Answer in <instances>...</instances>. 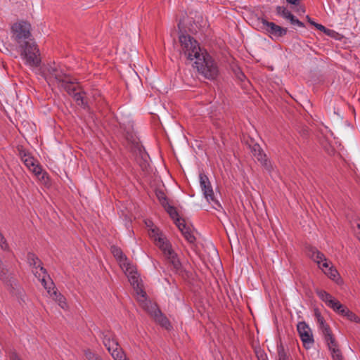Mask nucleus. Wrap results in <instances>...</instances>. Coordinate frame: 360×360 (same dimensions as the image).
<instances>
[{"label":"nucleus","instance_id":"50","mask_svg":"<svg viewBox=\"0 0 360 360\" xmlns=\"http://www.w3.org/2000/svg\"><path fill=\"white\" fill-rule=\"evenodd\" d=\"M323 33L328 36L333 37V34L335 33V32L333 30L326 28V30H325V32H323Z\"/></svg>","mask_w":360,"mask_h":360},{"label":"nucleus","instance_id":"25","mask_svg":"<svg viewBox=\"0 0 360 360\" xmlns=\"http://www.w3.org/2000/svg\"><path fill=\"white\" fill-rule=\"evenodd\" d=\"M169 214L171 218L175 221V224L182 222V219L179 217V213L175 207L170 205L167 206V209L165 210Z\"/></svg>","mask_w":360,"mask_h":360},{"label":"nucleus","instance_id":"22","mask_svg":"<svg viewBox=\"0 0 360 360\" xmlns=\"http://www.w3.org/2000/svg\"><path fill=\"white\" fill-rule=\"evenodd\" d=\"M251 152L258 161L262 160V158L266 156L258 143H255L251 146Z\"/></svg>","mask_w":360,"mask_h":360},{"label":"nucleus","instance_id":"30","mask_svg":"<svg viewBox=\"0 0 360 360\" xmlns=\"http://www.w3.org/2000/svg\"><path fill=\"white\" fill-rule=\"evenodd\" d=\"M324 273L332 280H335L339 276L338 271L330 266L328 269L324 270Z\"/></svg>","mask_w":360,"mask_h":360},{"label":"nucleus","instance_id":"42","mask_svg":"<svg viewBox=\"0 0 360 360\" xmlns=\"http://www.w3.org/2000/svg\"><path fill=\"white\" fill-rule=\"evenodd\" d=\"M40 180L43 181L45 184H48L49 183L50 179L47 172L41 170V174L38 177Z\"/></svg>","mask_w":360,"mask_h":360},{"label":"nucleus","instance_id":"49","mask_svg":"<svg viewBox=\"0 0 360 360\" xmlns=\"http://www.w3.org/2000/svg\"><path fill=\"white\" fill-rule=\"evenodd\" d=\"M314 27H315L317 30H320V31H321V32H325L326 28L325 26L322 25L321 24H319V23H317V22H316V24L314 25Z\"/></svg>","mask_w":360,"mask_h":360},{"label":"nucleus","instance_id":"17","mask_svg":"<svg viewBox=\"0 0 360 360\" xmlns=\"http://www.w3.org/2000/svg\"><path fill=\"white\" fill-rule=\"evenodd\" d=\"M176 226L181 231L182 235L185 239L191 245H195L196 238L194 236L193 232L190 229V227L187 226L185 221L182 220V222L176 223Z\"/></svg>","mask_w":360,"mask_h":360},{"label":"nucleus","instance_id":"21","mask_svg":"<svg viewBox=\"0 0 360 360\" xmlns=\"http://www.w3.org/2000/svg\"><path fill=\"white\" fill-rule=\"evenodd\" d=\"M311 257L320 266L323 260H326L325 255L315 248H310Z\"/></svg>","mask_w":360,"mask_h":360},{"label":"nucleus","instance_id":"54","mask_svg":"<svg viewBox=\"0 0 360 360\" xmlns=\"http://www.w3.org/2000/svg\"><path fill=\"white\" fill-rule=\"evenodd\" d=\"M356 227L360 231V223L356 224Z\"/></svg>","mask_w":360,"mask_h":360},{"label":"nucleus","instance_id":"41","mask_svg":"<svg viewBox=\"0 0 360 360\" xmlns=\"http://www.w3.org/2000/svg\"><path fill=\"white\" fill-rule=\"evenodd\" d=\"M333 360H343V356L340 349H336L331 354Z\"/></svg>","mask_w":360,"mask_h":360},{"label":"nucleus","instance_id":"34","mask_svg":"<svg viewBox=\"0 0 360 360\" xmlns=\"http://www.w3.org/2000/svg\"><path fill=\"white\" fill-rule=\"evenodd\" d=\"M259 162L262 164V165L265 168V169L268 172L270 173L274 169L273 166H272L270 160H269L266 158V156L265 158H262V160H259Z\"/></svg>","mask_w":360,"mask_h":360},{"label":"nucleus","instance_id":"37","mask_svg":"<svg viewBox=\"0 0 360 360\" xmlns=\"http://www.w3.org/2000/svg\"><path fill=\"white\" fill-rule=\"evenodd\" d=\"M345 317H347L351 321L360 323V318L350 310L347 311V314Z\"/></svg>","mask_w":360,"mask_h":360},{"label":"nucleus","instance_id":"2","mask_svg":"<svg viewBox=\"0 0 360 360\" xmlns=\"http://www.w3.org/2000/svg\"><path fill=\"white\" fill-rule=\"evenodd\" d=\"M48 71V79L50 80L53 79V82H56L58 86L66 92L74 91L72 83L75 80L72 79L70 75L66 74L63 69L58 65H49L47 68Z\"/></svg>","mask_w":360,"mask_h":360},{"label":"nucleus","instance_id":"5","mask_svg":"<svg viewBox=\"0 0 360 360\" xmlns=\"http://www.w3.org/2000/svg\"><path fill=\"white\" fill-rule=\"evenodd\" d=\"M20 49V56L25 60L27 65L31 67H39L41 64L39 57V50L34 41L24 44L19 46Z\"/></svg>","mask_w":360,"mask_h":360},{"label":"nucleus","instance_id":"35","mask_svg":"<svg viewBox=\"0 0 360 360\" xmlns=\"http://www.w3.org/2000/svg\"><path fill=\"white\" fill-rule=\"evenodd\" d=\"M314 316L317 320L319 326H323L324 324L326 323L324 320V318L321 316V312L318 309H314Z\"/></svg>","mask_w":360,"mask_h":360},{"label":"nucleus","instance_id":"31","mask_svg":"<svg viewBox=\"0 0 360 360\" xmlns=\"http://www.w3.org/2000/svg\"><path fill=\"white\" fill-rule=\"evenodd\" d=\"M319 328L321 330L323 335L324 337V340L329 338L330 337L333 336L332 330L330 326L326 323L323 326H319Z\"/></svg>","mask_w":360,"mask_h":360},{"label":"nucleus","instance_id":"11","mask_svg":"<svg viewBox=\"0 0 360 360\" xmlns=\"http://www.w3.org/2000/svg\"><path fill=\"white\" fill-rule=\"evenodd\" d=\"M297 330L303 343V347L306 349H310L314 343V340L309 325L305 321H300L297 325Z\"/></svg>","mask_w":360,"mask_h":360},{"label":"nucleus","instance_id":"8","mask_svg":"<svg viewBox=\"0 0 360 360\" xmlns=\"http://www.w3.org/2000/svg\"><path fill=\"white\" fill-rule=\"evenodd\" d=\"M260 25V29L270 37L276 38L282 37L286 35L288 29L276 25L273 22L268 21L266 18H258Z\"/></svg>","mask_w":360,"mask_h":360},{"label":"nucleus","instance_id":"45","mask_svg":"<svg viewBox=\"0 0 360 360\" xmlns=\"http://www.w3.org/2000/svg\"><path fill=\"white\" fill-rule=\"evenodd\" d=\"M41 284L44 285V287L47 290V292L49 293H51V290H52V288H53V286L51 285V283L49 285L44 278H42V279L41 280Z\"/></svg>","mask_w":360,"mask_h":360},{"label":"nucleus","instance_id":"12","mask_svg":"<svg viewBox=\"0 0 360 360\" xmlns=\"http://www.w3.org/2000/svg\"><path fill=\"white\" fill-rule=\"evenodd\" d=\"M72 87H73L74 91H71L67 93L73 97L75 101L78 105H79L84 110H89V105L84 98L86 93L84 91H77L80 89V86L75 81L72 83Z\"/></svg>","mask_w":360,"mask_h":360},{"label":"nucleus","instance_id":"6","mask_svg":"<svg viewBox=\"0 0 360 360\" xmlns=\"http://www.w3.org/2000/svg\"><path fill=\"white\" fill-rule=\"evenodd\" d=\"M199 179L200 188L205 198L210 203H213V207L215 210H219V208H221V205L214 196L209 178L205 174L200 173Z\"/></svg>","mask_w":360,"mask_h":360},{"label":"nucleus","instance_id":"3","mask_svg":"<svg viewBox=\"0 0 360 360\" xmlns=\"http://www.w3.org/2000/svg\"><path fill=\"white\" fill-rule=\"evenodd\" d=\"M12 39L19 46L33 41L31 34V25L25 21L14 23L11 27Z\"/></svg>","mask_w":360,"mask_h":360},{"label":"nucleus","instance_id":"19","mask_svg":"<svg viewBox=\"0 0 360 360\" xmlns=\"http://www.w3.org/2000/svg\"><path fill=\"white\" fill-rule=\"evenodd\" d=\"M27 259L29 264L31 266H32L33 268H35V269H37L39 267L40 269V271L43 274H47L46 269L41 266L42 263H41V260L39 259V257L35 254H34L32 252H28Z\"/></svg>","mask_w":360,"mask_h":360},{"label":"nucleus","instance_id":"44","mask_svg":"<svg viewBox=\"0 0 360 360\" xmlns=\"http://www.w3.org/2000/svg\"><path fill=\"white\" fill-rule=\"evenodd\" d=\"M236 75L238 79H239L241 82H243L246 79V76L240 69H238V71L236 72Z\"/></svg>","mask_w":360,"mask_h":360},{"label":"nucleus","instance_id":"51","mask_svg":"<svg viewBox=\"0 0 360 360\" xmlns=\"http://www.w3.org/2000/svg\"><path fill=\"white\" fill-rule=\"evenodd\" d=\"M306 18L309 23H310L311 25L314 26V25L316 24V22H314L309 15H307Z\"/></svg>","mask_w":360,"mask_h":360},{"label":"nucleus","instance_id":"9","mask_svg":"<svg viewBox=\"0 0 360 360\" xmlns=\"http://www.w3.org/2000/svg\"><path fill=\"white\" fill-rule=\"evenodd\" d=\"M123 270H124L125 273L127 274L129 281L134 289L136 290L137 295L146 298L147 295L143 290V284L139 279V275L137 273L136 268L131 264H129V265L124 267Z\"/></svg>","mask_w":360,"mask_h":360},{"label":"nucleus","instance_id":"43","mask_svg":"<svg viewBox=\"0 0 360 360\" xmlns=\"http://www.w3.org/2000/svg\"><path fill=\"white\" fill-rule=\"evenodd\" d=\"M0 246L2 250H6L8 248V245L2 233H0Z\"/></svg>","mask_w":360,"mask_h":360},{"label":"nucleus","instance_id":"24","mask_svg":"<svg viewBox=\"0 0 360 360\" xmlns=\"http://www.w3.org/2000/svg\"><path fill=\"white\" fill-rule=\"evenodd\" d=\"M110 353L115 360H123L124 358H126L122 349L119 345L118 346L112 348L111 352Z\"/></svg>","mask_w":360,"mask_h":360},{"label":"nucleus","instance_id":"38","mask_svg":"<svg viewBox=\"0 0 360 360\" xmlns=\"http://www.w3.org/2000/svg\"><path fill=\"white\" fill-rule=\"evenodd\" d=\"M8 270L4 267L2 264H0V279L5 281L8 278L7 276Z\"/></svg>","mask_w":360,"mask_h":360},{"label":"nucleus","instance_id":"29","mask_svg":"<svg viewBox=\"0 0 360 360\" xmlns=\"http://www.w3.org/2000/svg\"><path fill=\"white\" fill-rule=\"evenodd\" d=\"M285 19L289 20L290 23L293 25H297L300 27H305L304 24L300 20H299L297 18H296L295 16H294L290 11H289V13H287V15L285 16Z\"/></svg>","mask_w":360,"mask_h":360},{"label":"nucleus","instance_id":"52","mask_svg":"<svg viewBox=\"0 0 360 360\" xmlns=\"http://www.w3.org/2000/svg\"><path fill=\"white\" fill-rule=\"evenodd\" d=\"M11 360H21L16 354H13L11 356Z\"/></svg>","mask_w":360,"mask_h":360},{"label":"nucleus","instance_id":"47","mask_svg":"<svg viewBox=\"0 0 360 360\" xmlns=\"http://www.w3.org/2000/svg\"><path fill=\"white\" fill-rule=\"evenodd\" d=\"M156 195L159 200V201H162V198H167V196L165 194V193L163 191H159L156 193Z\"/></svg>","mask_w":360,"mask_h":360},{"label":"nucleus","instance_id":"23","mask_svg":"<svg viewBox=\"0 0 360 360\" xmlns=\"http://www.w3.org/2000/svg\"><path fill=\"white\" fill-rule=\"evenodd\" d=\"M126 139L130 144V148H136L141 152V149L143 148V147L132 134H127Z\"/></svg>","mask_w":360,"mask_h":360},{"label":"nucleus","instance_id":"7","mask_svg":"<svg viewBox=\"0 0 360 360\" xmlns=\"http://www.w3.org/2000/svg\"><path fill=\"white\" fill-rule=\"evenodd\" d=\"M18 155L21 160L24 162L25 165L37 177L41 174V167L37 164V161L34 158L31 153L24 148L22 146L17 147Z\"/></svg>","mask_w":360,"mask_h":360},{"label":"nucleus","instance_id":"16","mask_svg":"<svg viewBox=\"0 0 360 360\" xmlns=\"http://www.w3.org/2000/svg\"><path fill=\"white\" fill-rule=\"evenodd\" d=\"M316 293L318 295V297L324 302L326 305L330 307L333 308L335 306V304H338L339 307H340V302L333 297V296L327 292L326 291L323 290L316 289Z\"/></svg>","mask_w":360,"mask_h":360},{"label":"nucleus","instance_id":"18","mask_svg":"<svg viewBox=\"0 0 360 360\" xmlns=\"http://www.w3.org/2000/svg\"><path fill=\"white\" fill-rule=\"evenodd\" d=\"M51 285L53 286L52 290H51V293H49L51 297H52L53 299L58 303L61 308L66 309L68 307V304L66 303L65 297L58 291L53 281L51 282Z\"/></svg>","mask_w":360,"mask_h":360},{"label":"nucleus","instance_id":"48","mask_svg":"<svg viewBox=\"0 0 360 360\" xmlns=\"http://www.w3.org/2000/svg\"><path fill=\"white\" fill-rule=\"evenodd\" d=\"M162 206L165 208V210L167 209V206H170L168 202V199L167 198H162V200L160 202Z\"/></svg>","mask_w":360,"mask_h":360},{"label":"nucleus","instance_id":"13","mask_svg":"<svg viewBox=\"0 0 360 360\" xmlns=\"http://www.w3.org/2000/svg\"><path fill=\"white\" fill-rule=\"evenodd\" d=\"M149 314L153 317L155 321L167 330L172 328V325L167 316L162 314L156 304L151 306L148 310Z\"/></svg>","mask_w":360,"mask_h":360},{"label":"nucleus","instance_id":"32","mask_svg":"<svg viewBox=\"0 0 360 360\" xmlns=\"http://www.w3.org/2000/svg\"><path fill=\"white\" fill-rule=\"evenodd\" d=\"M84 355L88 360H103L101 356L88 349L84 351Z\"/></svg>","mask_w":360,"mask_h":360},{"label":"nucleus","instance_id":"15","mask_svg":"<svg viewBox=\"0 0 360 360\" xmlns=\"http://www.w3.org/2000/svg\"><path fill=\"white\" fill-rule=\"evenodd\" d=\"M110 251L119 263L120 267L124 269V267L127 266L131 264L127 257L123 253L122 249L117 246L112 245L110 248Z\"/></svg>","mask_w":360,"mask_h":360},{"label":"nucleus","instance_id":"39","mask_svg":"<svg viewBox=\"0 0 360 360\" xmlns=\"http://www.w3.org/2000/svg\"><path fill=\"white\" fill-rule=\"evenodd\" d=\"M258 360H267V355L264 350L259 349L255 352Z\"/></svg>","mask_w":360,"mask_h":360},{"label":"nucleus","instance_id":"33","mask_svg":"<svg viewBox=\"0 0 360 360\" xmlns=\"http://www.w3.org/2000/svg\"><path fill=\"white\" fill-rule=\"evenodd\" d=\"M335 312L340 314V315L343 316H346L347 314V311H349V309L342 304L340 303V307H339L338 304H335V307L332 308Z\"/></svg>","mask_w":360,"mask_h":360},{"label":"nucleus","instance_id":"28","mask_svg":"<svg viewBox=\"0 0 360 360\" xmlns=\"http://www.w3.org/2000/svg\"><path fill=\"white\" fill-rule=\"evenodd\" d=\"M329 350L330 351L331 354L333 353V351H336V349H340L338 347V344L337 340H335L334 335L332 337H330L329 338L325 340Z\"/></svg>","mask_w":360,"mask_h":360},{"label":"nucleus","instance_id":"56","mask_svg":"<svg viewBox=\"0 0 360 360\" xmlns=\"http://www.w3.org/2000/svg\"><path fill=\"white\" fill-rule=\"evenodd\" d=\"M123 360H128L127 358H124Z\"/></svg>","mask_w":360,"mask_h":360},{"label":"nucleus","instance_id":"53","mask_svg":"<svg viewBox=\"0 0 360 360\" xmlns=\"http://www.w3.org/2000/svg\"><path fill=\"white\" fill-rule=\"evenodd\" d=\"M147 165H148V163L146 160L143 161V164H141L142 168H143V169L146 167Z\"/></svg>","mask_w":360,"mask_h":360},{"label":"nucleus","instance_id":"36","mask_svg":"<svg viewBox=\"0 0 360 360\" xmlns=\"http://www.w3.org/2000/svg\"><path fill=\"white\" fill-rule=\"evenodd\" d=\"M276 11L277 15L282 16L283 18H285V16L289 13V11L285 7L281 6H276Z\"/></svg>","mask_w":360,"mask_h":360},{"label":"nucleus","instance_id":"4","mask_svg":"<svg viewBox=\"0 0 360 360\" xmlns=\"http://www.w3.org/2000/svg\"><path fill=\"white\" fill-rule=\"evenodd\" d=\"M20 49V56L25 60L27 65L31 67H39L41 64L39 57V50L34 41L24 44L19 46Z\"/></svg>","mask_w":360,"mask_h":360},{"label":"nucleus","instance_id":"55","mask_svg":"<svg viewBox=\"0 0 360 360\" xmlns=\"http://www.w3.org/2000/svg\"><path fill=\"white\" fill-rule=\"evenodd\" d=\"M358 238H359V240L360 241V232L359 233Z\"/></svg>","mask_w":360,"mask_h":360},{"label":"nucleus","instance_id":"46","mask_svg":"<svg viewBox=\"0 0 360 360\" xmlns=\"http://www.w3.org/2000/svg\"><path fill=\"white\" fill-rule=\"evenodd\" d=\"M330 264L328 262L327 259L326 258V260H323V263H321V265L319 266L320 268H321L323 271L325 269H328L330 267Z\"/></svg>","mask_w":360,"mask_h":360},{"label":"nucleus","instance_id":"20","mask_svg":"<svg viewBox=\"0 0 360 360\" xmlns=\"http://www.w3.org/2000/svg\"><path fill=\"white\" fill-rule=\"evenodd\" d=\"M101 335L103 343L109 352H111L112 348L118 346L117 340L112 338L109 333H102Z\"/></svg>","mask_w":360,"mask_h":360},{"label":"nucleus","instance_id":"27","mask_svg":"<svg viewBox=\"0 0 360 360\" xmlns=\"http://www.w3.org/2000/svg\"><path fill=\"white\" fill-rule=\"evenodd\" d=\"M286 2L291 5V8H295L297 13H304V7L301 4V0H285Z\"/></svg>","mask_w":360,"mask_h":360},{"label":"nucleus","instance_id":"10","mask_svg":"<svg viewBox=\"0 0 360 360\" xmlns=\"http://www.w3.org/2000/svg\"><path fill=\"white\" fill-rule=\"evenodd\" d=\"M162 246H163L164 248L162 249L161 251L167 260L172 265L174 272L179 275L182 274L184 272V268L178 258L177 254L172 249L171 243L167 245L162 244Z\"/></svg>","mask_w":360,"mask_h":360},{"label":"nucleus","instance_id":"40","mask_svg":"<svg viewBox=\"0 0 360 360\" xmlns=\"http://www.w3.org/2000/svg\"><path fill=\"white\" fill-rule=\"evenodd\" d=\"M299 134L304 139H307L309 136V128L307 126H303L299 130Z\"/></svg>","mask_w":360,"mask_h":360},{"label":"nucleus","instance_id":"26","mask_svg":"<svg viewBox=\"0 0 360 360\" xmlns=\"http://www.w3.org/2000/svg\"><path fill=\"white\" fill-rule=\"evenodd\" d=\"M278 358L276 360H292L291 357L285 351L283 345L281 343L277 346Z\"/></svg>","mask_w":360,"mask_h":360},{"label":"nucleus","instance_id":"1","mask_svg":"<svg viewBox=\"0 0 360 360\" xmlns=\"http://www.w3.org/2000/svg\"><path fill=\"white\" fill-rule=\"evenodd\" d=\"M179 42L188 60L195 61V68L204 78L214 80L219 75L218 66L206 50H202L198 42L189 34L184 33L179 36Z\"/></svg>","mask_w":360,"mask_h":360},{"label":"nucleus","instance_id":"14","mask_svg":"<svg viewBox=\"0 0 360 360\" xmlns=\"http://www.w3.org/2000/svg\"><path fill=\"white\" fill-rule=\"evenodd\" d=\"M149 236L152 239H153L155 245H157L160 250L164 248V247L162 246V244H170L169 241L166 237L163 236L162 233L157 227L149 230Z\"/></svg>","mask_w":360,"mask_h":360}]
</instances>
